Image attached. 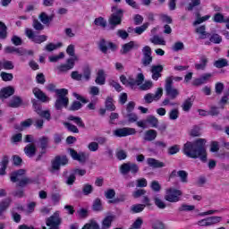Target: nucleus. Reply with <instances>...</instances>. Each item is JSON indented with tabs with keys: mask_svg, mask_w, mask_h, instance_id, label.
<instances>
[{
	"mask_svg": "<svg viewBox=\"0 0 229 229\" xmlns=\"http://www.w3.org/2000/svg\"><path fill=\"white\" fill-rule=\"evenodd\" d=\"M206 142L205 139H198L194 142L187 141L182 151L189 158H200L202 162H207Z\"/></svg>",
	"mask_w": 229,
	"mask_h": 229,
	"instance_id": "f257e3e1",
	"label": "nucleus"
},
{
	"mask_svg": "<svg viewBox=\"0 0 229 229\" xmlns=\"http://www.w3.org/2000/svg\"><path fill=\"white\" fill-rule=\"evenodd\" d=\"M55 94L57 96L55 103V109L62 110L63 108H67V106H69V98H67L69 90L66 89H59L55 90Z\"/></svg>",
	"mask_w": 229,
	"mask_h": 229,
	"instance_id": "f03ea898",
	"label": "nucleus"
},
{
	"mask_svg": "<svg viewBox=\"0 0 229 229\" xmlns=\"http://www.w3.org/2000/svg\"><path fill=\"white\" fill-rule=\"evenodd\" d=\"M113 14L109 18L110 30H115V26H119L123 21V9L117 6L112 7Z\"/></svg>",
	"mask_w": 229,
	"mask_h": 229,
	"instance_id": "7ed1b4c3",
	"label": "nucleus"
},
{
	"mask_svg": "<svg viewBox=\"0 0 229 229\" xmlns=\"http://www.w3.org/2000/svg\"><path fill=\"white\" fill-rule=\"evenodd\" d=\"M69 164V159L65 156H57L51 162V166L48 168V171L52 173V174H55L60 171V165H67Z\"/></svg>",
	"mask_w": 229,
	"mask_h": 229,
	"instance_id": "20e7f679",
	"label": "nucleus"
},
{
	"mask_svg": "<svg viewBox=\"0 0 229 229\" xmlns=\"http://www.w3.org/2000/svg\"><path fill=\"white\" fill-rule=\"evenodd\" d=\"M26 171L24 169H20L16 172L11 174V182L15 183L19 182V187H24L30 183V179L24 177Z\"/></svg>",
	"mask_w": 229,
	"mask_h": 229,
	"instance_id": "39448f33",
	"label": "nucleus"
},
{
	"mask_svg": "<svg viewBox=\"0 0 229 229\" xmlns=\"http://www.w3.org/2000/svg\"><path fill=\"white\" fill-rule=\"evenodd\" d=\"M182 192L180 190L174 188H168L165 191V199L169 203H178L180 197L182 196Z\"/></svg>",
	"mask_w": 229,
	"mask_h": 229,
	"instance_id": "423d86ee",
	"label": "nucleus"
},
{
	"mask_svg": "<svg viewBox=\"0 0 229 229\" xmlns=\"http://www.w3.org/2000/svg\"><path fill=\"white\" fill-rule=\"evenodd\" d=\"M25 35L29 40H31V42H34L35 44H42V42L47 40V36L37 35L35 31L30 28L25 29Z\"/></svg>",
	"mask_w": 229,
	"mask_h": 229,
	"instance_id": "0eeeda50",
	"label": "nucleus"
},
{
	"mask_svg": "<svg viewBox=\"0 0 229 229\" xmlns=\"http://www.w3.org/2000/svg\"><path fill=\"white\" fill-rule=\"evenodd\" d=\"M165 90L170 99H176L177 96H180V90L173 87V81L171 79H165Z\"/></svg>",
	"mask_w": 229,
	"mask_h": 229,
	"instance_id": "6e6552de",
	"label": "nucleus"
},
{
	"mask_svg": "<svg viewBox=\"0 0 229 229\" xmlns=\"http://www.w3.org/2000/svg\"><path fill=\"white\" fill-rule=\"evenodd\" d=\"M121 174H128L131 173V174H137L139 173V165L131 162L123 163L120 166Z\"/></svg>",
	"mask_w": 229,
	"mask_h": 229,
	"instance_id": "1a4fd4ad",
	"label": "nucleus"
},
{
	"mask_svg": "<svg viewBox=\"0 0 229 229\" xmlns=\"http://www.w3.org/2000/svg\"><path fill=\"white\" fill-rule=\"evenodd\" d=\"M221 221H223V217L221 216H209L199 220L197 225L199 226H214V225H217V223H221Z\"/></svg>",
	"mask_w": 229,
	"mask_h": 229,
	"instance_id": "9d476101",
	"label": "nucleus"
},
{
	"mask_svg": "<svg viewBox=\"0 0 229 229\" xmlns=\"http://www.w3.org/2000/svg\"><path fill=\"white\" fill-rule=\"evenodd\" d=\"M137 131L134 128L123 127L116 129L113 131V135L114 137H128L130 135H135Z\"/></svg>",
	"mask_w": 229,
	"mask_h": 229,
	"instance_id": "9b49d317",
	"label": "nucleus"
},
{
	"mask_svg": "<svg viewBox=\"0 0 229 229\" xmlns=\"http://www.w3.org/2000/svg\"><path fill=\"white\" fill-rule=\"evenodd\" d=\"M164 94V89L162 88H158L155 94L148 93L145 95L144 99L146 103H153V101H158L160 98H162Z\"/></svg>",
	"mask_w": 229,
	"mask_h": 229,
	"instance_id": "f8f14e48",
	"label": "nucleus"
},
{
	"mask_svg": "<svg viewBox=\"0 0 229 229\" xmlns=\"http://www.w3.org/2000/svg\"><path fill=\"white\" fill-rule=\"evenodd\" d=\"M76 61H78V56L69 58L67 59V64L57 66V70L60 72H67V71H71V69L74 68V63Z\"/></svg>",
	"mask_w": 229,
	"mask_h": 229,
	"instance_id": "ddd939ff",
	"label": "nucleus"
},
{
	"mask_svg": "<svg viewBox=\"0 0 229 229\" xmlns=\"http://www.w3.org/2000/svg\"><path fill=\"white\" fill-rule=\"evenodd\" d=\"M62 224V218H60V213L55 212L50 217L47 218V226H60Z\"/></svg>",
	"mask_w": 229,
	"mask_h": 229,
	"instance_id": "4468645a",
	"label": "nucleus"
},
{
	"mask_svg": "<svg viewBox=\"0 0 229 229\" xmlns=\"http://www.w3.org/2000/svg\"><path fill=\"white\" fill-rule=\"evenodd\" d=\"M176 176H179V178L182 183H187V182H189V180H188L189 174L185 170H180V171L174 170L170 174L169 178H176Z\"/></svg>",
	"mask_w": 229,
	"mask_h": 229,
	"instance_id": "2eb2a0df",
	"label": "nucleus"
},
{
	"mask_svg": "<svg viewBox=\"0 0 229 229\" xmlns=\"http://www.w3.org/2000/svg\"><path fill=\"white\" fill-rule=\"evenodd\" d=\"M70 155L73 160H77L81 164H85L87 162V154L84 152L77 153L76 150L70 148Z\"/></svg>",
	"mask_w": 229,
	"mask_h": 229,
	"instance_id": "dca6fc26",
	"label": "nucleus"
},
{
	"mask_svg": "<svg viewBox=\"0 0 229 229\" xmlns=\"http://www.w3.org/2000/svg\"><path fill=\"white\" fill-rule=\"evenodd\" d=\"M33 106L39 117H43V119H47V121H51V113L49 110H42V107L37 105V103H34Z\"/></svg>",
	"mask_w": 229,
	"mask_h": 229,
	"instance_id": "f3484780",
	"label": "nucleus"
},
{
	"mask_svg": "<svg viewBox=\"0 0 229 229\" xmlns=\"http://www.w3.org/2000/svg\"><path fill=\"white\" fill-rule=\"evenodd\" d=\"M210 78H212V73H204L199 78L195 79L192 81V85L195 87H199V85H205V83H208L210 81Z\"/></svg>",
	"mask_w": 229,
	"mask_h": 229,
	"instance_id": "a211bd4d",
	"label": "nucleus"
},
{
	"mask_svg": "<svg viewBox=\"0 0 229 229\" xmlns=\"http://www.w3.org/2000/svg\"><path fill=\"white\" fill-rule=\"evenodd\" d=\"M162 71H164V66L152 65L150 69V72H152V80L157 81L158 78H162Z\"/></svg>",
	"mask_w": 229,
	"mask_h": 229,
	"instance_id": "6ab92c4d",
	"label": "nucleus"
},
{
	"mask_svg": "<svg viewBox=\"0 0 229 229\" xmlns=\"http://www.w3.org/2000/svg\"><path fill=\"white\" fill-rule=\"evenodd\" d=\"M33 94H34L35 98H37V99H39V101H41L42 103H49V101H50L49 97H47L46 95V93H44L38 88H35L33 89Z\"/></svg>",
	"mask_w": 229,
	"mask_h": 229,
	"instance_id": "aec40b11",
	"label": "nucleus"
},
{
	"mask_svg": "<svg viewBox=\"0 0 229 229\" xmlns=\"http://www.w3.org/2000/svg\"><path fill=\"white\" fill-rule=\"evenodd\" d=\"M140 45L135 43V41H130L129 43H126L123 46V48L121 50L122 55H126L131 51V49H139Z\"/></svg>",
	"mask_w": 229,
	"mask_h": 229,
	"instance_id": "412c9836",
	"label": "nucleus"
},
{
	"mask_svg": "<svg viewBox=\"0 0 229 229\" xmlns=\"http://www.w3.org/2000/svg\"><path fill=\"white\" fill-rule=\"evenodd\" d=\"M147 164L149 165V167H153L154 169H161L162 167H165V163L153 157L148 158Z\"/></svg>",
	"mask_w": 229,
	"mask_h": 229,
	"instance_id": "4be33fe9",
	"label": "nucleus"
},
{
	"mask_svg": "<svg viewBox=\"0 0 229 229\" xmlns=\"http://www.w3.org/2000/svg\"><path fill=\"white\" fill-rule=\"evenodd\" d=\"M144 82V74L139 73L136 77V80L133 78H129L127 85H131V87H135L137 85L138 87L142 85Z\"/></svg>",
	"mask_w": 229,
	"mask_h": 229,
	"instance_id": "5701e85b",
	"label": "nucleus"
},
{
	"mask_svg": "<svg viewBox=\"0 0 229 229\" xmlns=\"http://www.w3.org/2000/svg\"><path fill=\"white\" fill-rule=\"evenodd\" d=\"M98 47L102 53H106L108 51V47L110 49H115V45H114V43L106 42L105 39H101L98 44Z\"/></svg>",
	"mask_w": 229,
	"mask_h": 229,
	"instance_id": "b1692460",
	"label": "nucleus"
},
{
	"mask_svg": "<svg viewBox=\"0 0 229 229\" xmlns=\"http://www.w3.org/2000/svg\"><path fill=\"white\" fill-rule=\"evenodd\" d=\"M14 93H15V89H13V87L9 86V87L4 88L0 91V98L6 99V98H10V96H13Z\"/></svg>",
	"mask_w": 229,
	"mask_h": 229,
	"instance_id": "393cba45",
	"label": "nucleus"
},
{
	"mask_svg": "<svg viewBox=\"0 0 229 229\" xmlns=\"http://www.w3.org/2000/svg\"><path fill=\"white\" fill-rule=\"evenodd\" d=\"M24 153L29 157V158H33L37 153V147L34 144H28L24 148Z\"/></svg>",
	"mask_w": 229,
	"mask_h": 229,
	"instance_id": "a878e982",
	"label": "nucleus"
},
{
	"mask_svg": "<svg viewBox=\"0 0 229 229\" xmlns=\"http://www.w3.org/2000/svg\"><path fill=\"white\" fill-rule=\"evenodd\" d=\"M10 157L8 156H4L3 159L0 163L1 168H0V174L1 176H4L6 174V167H8Z\"/></svg>",
	"mask_w": 229,
	"mask_h": 229,
	"instance_id": "bb28decb",
	"label": "nucleus"
},
{
	"mask_svg": "<svg viewBox=\"0 0 229 229\" xmlns=\"http://www.w3.org/2000/svg\"><path fill=\"white\" fill-rule=\"evenodd\" d=\"M106 81V77H105V71L98 70L97 73V78L95 80V83H97V85H105Z\"/></svg>",
	"mask_w": 229,
	"mask_h": 229,
	"instance_id": "cd10ccee",
	"label": "nucleus"
},
{
	"mask_svg": "<svg viewBox=\"0 0 229 229\" xmlns=\"http://www.w3.org/2000/svg\"><path fill=\"white\" fill-rule=\"evenodd\" d=\"M157 131L150 129L145 132L144 140L151 142L157 139Z\"/></svg>",
	"mask_w": 229,
	"mask_h": 229,
	"instance_id": "c85d7f7f",
	"label": "nucleus"
},
{
	"mask_svg": "<svg viewBox=\"0 0 229 229\" xmlns=\"http://www.w3.org/2000/svg\"><path fill=\"white\" fill-rule=\"evenodd\" d=\"M114 219L115 216H107L102 221V229H109L112 226V223H114Z\"/></svg>",
	"mask_w": 229,
	"mask_h": 229,
	"instance_id": "c756f323",
	"label": "nucleus"
},
{
	"mask_svg": "<svg viewBox=\"0 0 229 229\" xmlns=\"http://www.w3.org/2000/svg\"><path fill=\"white\" fill-rule=\"evenodd\" d=\"M145 123L149 124L151 128H158V118H156L154 115H148Z\"/></svg>",
	"mask_w": 229,
	"mask_h": 229,
	"instance_id": "7c9ffc66",
	"label": "nucleus"
},
{
	"mask_svg": "<svg viewBox=\"0 0 229 229\" xmlns=\"http://www.w3.org/2000/svg\"><path fill=\"white\" fill-rule=\"evenodd\" d=\"M207 64H208V59H207L205 56H202L200 58V63L195 64L196 71H205V69H207Z\"/></svg>",
	"mask_w": 229,
	"mask_h": 229,
	"instance_id": "2f4dec72",
	"label": "nucleus"
},
{
	"mask_svg": "<svg viewBox=\"0 0 229 229\" xmlns=\"http://www.w3.org/2000/svg\"><path fill=\"white\" fill-rule=\"evenodd\" d=\"M21 105H22V98L20 97H13L9 103V106H11V108H19Z\"/></svg>",
	"mask_w": 229,
	"mask_h": 229,
	"instance_id": "473e14b6",
	"label": "nucleus"
},
{
	"mask_svg": "<svg viewBox=\"0 0 229 229\" xmlns=\"http://www.w3.org/2000/svg\"><path fill=\"white\" fill-rule=\"evenodd\" d=\"M8 37V27H6V24L4 22L0 21V38L2 40L6 39Z\"/></svg>",
	"mask_w": 229,
	"mask_h": 229,
	"instance_id": "72a5a7b5",
	"label": "nucleus"
},
{
	"mask_svg": "<svg viewBox=\"0 0 229 229\" xmlns=\"http://www.w3.org/2000/svg\"><path fill=\"white\" fill-rule=\"evenodd\" d=\"M68 120L73 121V123L77 124V126H79L80 128H85V123H83V120H81V118L79 116L69 115Z\"/></svg>",
	"mask_w": 229,
	"mask_h": 229,
	"instance_id": "f704fd0d",
	"label": "nucleus"
},
{
	"mask_svg": "<svg viewBox=\"0 0 229 229\" xmlns=\"http://www.w3.org/2000/svg\"><path fill=\"white\" fill-rule=\"evenodd\" d=\"M196 33H198L199 36V38L201 39H205L207 38V37H210V34H208L207 31H206V27L205 25H202L199 28L196 29Z\"/></svg>",
	"mask_w": 229,
	"mask_h": 229,
	"instance_id": "c9c22d12",
	"label": "nucleus"
},
{
	"mask_svg": "<svg viewBox=\"0 0 229 229\" xmlns=\"http://www.w3.org/2000/svg\"><path fill=\"white\" fill-rule=\"evenodd\" d=\"M146 208L145 204H134L131 207V214H140V212H142Z\"/></svg>",
	"mask_w": 229,
	"mask_h": 229,
	"instance_id": "e433bc0d",
	"label": "nucleus"
},
{
	"mask_svg": "<svg viewBox=\"0 0 229 229\" xmlns=\"http://www.w3.org/2000/svg\"><path fill=\"white\" fill-rule=\"evenodd\" d=\"M53 17H55L54 15H47V13H41L39 15V20L43 24H49V22H51V21H53Z\"/></svg>",
	"mask_w": 229,
	"mask_h": 229,
	"instance_id": "4c0bfd02",
	"label": "nucleus"
},
{
	"mask_svg": "<svg viewBox=\"0 0 229 229\" xmlns=\"http://www.w3.org/2000/svg\"><path fill=\"white\" fill-rule=\"evenodd\" d=\"M214 66L216 67V69H223V67H228V60L225 58H220L215 61Z\"/></svg>",
	"mask_w": 229,
	"mask_h": 229,
	"instance_id": "58836bf2",
	"label": "nucleus"
},
{
	"mask_svg": "<svg viewBox=\"0 0 229 229\" xmlns=\"http://www.w3.org/2000/svg\"><path fill=\"white\" fill-rule=\"evenodd\" d=\"M150 42L155 44V46H165V40L164 38H160L159 36H154L150 38Z\"/></svg>",
	"mask_w": 229,
	"mask_h": 229,
	"instance_id": "ea45409f",
	"label": "nucleus"
},
{
	"mask_svg": "<svg viewBox=\"0 0 229 229\" xmlns=\"http://www.w3.org/2000/svg\"><path fill=\"white\" fill-rule=\"evenodd\" d=\"M106 108L109 112H114L115 110V106L114 105V98L112 97H107L106 99Z\"/></svg>",
	"mask_w": 229,
	"mask_h": 229,
	"instance_id": "a19ab883",
	"label": "nucleus"
},
{
	"mask_svg": "<svg viewBox=\"0 0 229 229\" xmlns=\"http://www.w3.org/2000/svg\"><path fill=\"white\" fill-rule=\"evenodd\" d=\"M14 65L12 61H6L4 60V62H0V71L1 69H5L6 71H10L13 69Z\"/></svg>",
	"mask_w": 229,
	"mask_h": 229,
	"instance_id": "79ce46f5",
	"label": "nucleus"
},
{
	"mask_svg": "<svg viewBox=\"0 0 229 229\" xmlns=\"http://www.w3.org/2000/svg\"><path fill=\"white\" fill-rule=\"evenodd\" d=\"M82 192L84 196H89V194H92V192H94V186L89 183L84 184L82 186Z\"/></svg>",
	"mask_w": 229,
	"mask_h": 229,
	"instance_id": "37998d69",
	"label": "nucleus"
},
{
	"mask_svg": "<svg viewBox=\"0 0 229 229\" xmlns=\"http://www.w3.org/2000/svg\"><path fill=\"white\" fill-rule=\"evenodd\" d=\"M192 98H187L182 105L183 112H189L192 108Z\"/></svg>",
	"mask_w": 229,
	"mask_h": 229,
	"instance_id": "c03bdc74",
	"label": "nucleus"
},
{
	"mask_svg": "<svg viewBox=\"0 0 229 229\" xmlns=\"http://www.w3.org/2000/svg\"><path fill=\"white\" fill-rule=\"evenodd\" d=\"M124 117H127L129 123H137L139 116L134 113H123Z\"/></svg>",
	"mask_w": 229,
	"mask_h": 229,
	"instance_id": "a18cd8bd",
	"label": "nucleus"
},
{
	"mask_svg": "<svg viewBox=\"0 0 229 229\" xmlns=\"http://www.w3.org/2000/svg\"><path fill=\"white\" fill-rule=\"evenodd\" d=\"M208 19H210V14L200 17L199 13H198L197 14V20L193 22V25L198 26V24H201L202 22H205L206 21H208Z\"/></svg>",
	"mask_w": 229,
	"mask_h": 229,
	"instance_id": "49530a36",
	"label": "nucleus"
},
{
	"mask_svg": "<svg viewBox=\"0 0 229 229\" xmlns=\"http://www.w3.org/2000/svg\"><path fill=\"white\" fill-rule=\"evenodd\" d=\"M148 27H149V22H146L140 27H136L134 31L135 33H137V35H142V33H144Z\"/></svg>",
	"mask_w": 229,
	"mask_h": 229,
	"instance_id": "de8ad7c7",
	"label": "nucleus"
},
{
	"mask_svg": "<svg viewBox=\"0 0 229 229\" xmlns=\"http://www.w3.org/2000/svg\"><path fill=\"white\" fill-rule=\"evenodd\" d=\"M196 206L194 205H187V204H182L179 208V212H191V210H195Z\"/></svg>",
	"mask_w": 229,
	"mask_h": 229,
	"instance_id": "09e8293b",
	"label": "nucleus"
},
{
	"mask_svg": "<svg viewBox=\"0 0 229 229\" xmlns=\"http://www.w3.org/2000/svg\"><path fill=\"white\" fill-rule=\"evenodd\" d=\"M201 4V0H191V2L186 7L188 12H192L196 6H199Z\"/></svg>",
	"mask_w": 229,
	"mask_h": 229,
	"instance_id": "8fccbe9b",
	"label": "nucleus"
},
{
	"mask_svg": "<svg viewBox=\"0 0 229 229\" xmlns=\"http://www.w3.org/2000/svg\"><path fill=\"white\" fill-rule=\"evenodd\" d=\"M93 210L96 212H101L103 210V205L101 204V199H96L93 202Z\"/></svg>",
	"mask_w": 229,
	"mask_h": 229,
	"instance_id": "3c124183",
	"label": "nucleus"
},
{
	"mask_svg": "<svg viewBox=\"0 0 229 229\" xmlns=\"http://www.w3.org/2000/svg\"><path fill=\"white\" fill-rule=\"evenodd\" d=\"M95 26H100V28H106V20L103 17L96 18L94 21Z\"/></svg>",
	"mask_w": 229,
	"mask_h": 229,
	"instance_id": "603ef678",
	"label": "nucleus"
},
{
	"mask_svg": "<svg viewBox=\"0 0 229 229\" xmlns=\"http://www.w3.org/2000/svg\"><path fill=\"white\" fill-rule=\"evenodd\" d=\"M11 204H12V199L10 198L5 199L0 203V210H3L4 212V210H6V208H8V207H10Z\"/></svg>",
	"mask_w": 229,
	"mask_h": 229,
	"instance_id": "864d4df0",
	"label": "nucleus"
},
{
	"mask_svg": "<svg viewBox=\"0 0 229 229\" xmlns=\"http://www.w3.org/2000/svg\"><path fill=\"white\" fill-rule=\"evenodd\" d=\"M180 117V111L178 109H173L169 112V119L171 121H176Z\"/></svg>",
	"mask_w": 229,
	"mask_h": 229,
	"instance_id": "5fc2aeb1",
	"label": "nucleus"
},
{
	"mask_svg": "<svg viewBox=\"0 0 229 229\" xmlns=\"http://www.w3.org/2000/svg\"><path fill=\"white\" fill-rule=\"evenodd\" d=\"M127 157L128 153L123 149H120L116 152V157L118 160H126Z\"/></svg>",
	"mask_w": 229,
	"mask_h": 229,
	"instance_id": "6e6d98bb",
	"label": "nucleus"
},
{
	"mask_svg": "<svg viewBox=\"0 0 229 229\" xmlns=\"http://www.w3.org/2000/svg\"><path fill=\"white\" fill-rule=\"evenodd\" d=\"M150 188L152 189V191H154V192H160L162 186L157 181H152V182L150 183Z\"/></svg>",
	"mask_w": 229,
	"mask_h": 229,
	"instance_id": "4d7b16f0",
	"label": "nucleus"
},
{
	"mask_svg": "<svg viewBox=\"0 0 229 229\" xmlns=\"http://www.w3.org/2000/svg\"><path fill=\"white\" fill-rule=\"evenodd\" d=\"M3 81H12L13 80V74L2 72L0 74Z\"/></svg>",
	"mask_w": 229,
	"mask_h": 229,
	"instance_id": "13d9d810",
	"label": "nucleus"
},
{
	"mask_svg": "<svg viewBox=\"0 0 229 229\" xmlns=\"http://www.w3.org/2000/svg\"><path fill=\"white\" fill-rule=\"evenodd\" d=\"M11 214L14 223H21V214H18V212L15 211V209H11Z\"/></svg>",
	"mask_w": 229,
	"mask_h": 229,
	"instance_id": "bf43d9fd",
	"label": "nucleus"
},
{
	"mask_svg": "<svg viewBox=\"0 0 229 229\" xmlns=\"http://www.w3.org/2000/svg\"><path fill=\"white\" fill-rule=\"evenodd\" d=\"M209 40L213 42V44H221V42H223V38L218 34H213Z\"/></svg>",
	"mask_w": 229,
	"mask_h": 229,
	"instance_id": "052dcab7",
	"label": "nucleus"
},
{
	"mask_svg": "<svg viewBox=\"0 0 229 229\" xmlns=\"http://www.w3.org/2000/svg\"><path fill=\"white\" fill-rule=\"evenodd\" d=\"M154 201L157 208H161V209L165 208V202H164V200H162L160 198L156 197L154 199Z\"/></svg>",
	"mask_w": 229,
	"mask_h": 229,
	"instance_id": "680f3d73",
	"label": "nucleus"
},
{
	"mask_svg": "<svg viewBox=\"0 0 229 229\" xmlns=\"http://www.w3.org/2000/svg\"><path fill=\"white\" fill-rule=\"evenodd\" d=\"M32 28L36 30V31H42L44 30V25L38 20H34L32 23Z\"/></svg>",
	"mask_w": 229,
	"mask_h": 229,
	"instance_id": "e2e57ef3",
	"label": "nucleus"
},
{
	"mask_svg": "<svg viewBox=\"0 0 229 229\" xmlns=\"http://www.w3.org/2000/svg\"><path fill=\"white\" fill-rule=\"evenodd\" d=\"M151 87H153V81H145V83L140 84V90H149V89H151Z\"/></svg>",
	"mask_w": 229,
	"mask_h": 229,
	"instance_id": "0e129e2a",
	"label": "nucleus"
},
{
	"mask_svg": "<svg viewBox=\"0 0 229 229\" xmlns=\"http://www.w3.org/2000/svg\"><path fill=\"white\" fill-rule=\"evenodd\" d=\"M142 218L138 217L135 222L131 225L130 229H140V226H142Z\"/></svg>",
	"mask_w": 229,
	"mask_h": 229,
	"instance_id": "69168bd1",
	"label": "nucleus"
},
{
	"mask_svg": "<svg viewBox=\"0 0 229 229\" xmlns=\"http://www.w3.org/2000/svg\"><path fill=\"white\" fill-rule=\"evenodd\" d=\"M213 21L214 22H219V23L225 22V16L219 13L214 15Z\"/></svg>",
	"mask_w": 229,
	"mask_h": 229,
	"instance_id": "338daca9",
	"label": "nucleus"
},
{
	"mask_svg": "<svg viewBox=\"0 0 229 229\" xmlns=\"http://www.w3.org/2000/svg\"><path fill=\"white\" fill-rule=\"evenodd\" d=\"M176 153H180L179 145H174L168 148V155H176Z\"/></svg>",
	"mask_w": 229,
	"mask_h": 229,
	"instance_id": "774afa93",
	"label": "nucleus"
}]
</instances>
